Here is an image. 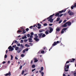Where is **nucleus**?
<instances>
[{
	"label": "nucleus",
	"instance_id": "nucleus-11",
	"mask_svg": "<svg viewBox=\"0 0 76 76\" xmlns=\"http://www.w3.org/2000/svg\"><path fill=\"white\" fill-rule=\"evenodd\" d=\"M48 21H50L51 23H52V22H53V19L52 18H49Z\"/></svg>",
	"mask_w": 76,
	"mask_h": 76
},
{
	"label": "nucleus",
	"instance_id": "nucleus-7",
	"mask_svg": "<svg viewBox=\"0 0 76 76\" xmlns=\"http://www.w3.org/2000/svg\"><path fill=\"white\" fill-rule=\"evenodd\" d=\"M11 73L10 71H9L8 73H7L5 74H4V76H11Z\"/></svg>",
	"mask_w": 76,
	"mask_h": 76
},
{
	"label": "nucleus",
	"instance_id": "nucleus-61",
	"mask_svg": "<svg viewBox=\"0 0 76 76\" xmlns=\"http://www.w3.org/2000/svg\"><path fill=\"white\" fill-rule=\"evenodd\" d=\"M38 29H40L41 28V26H39L37 27Z\"/></svg>",
	"mask_w": 76,
	"mask_h": 76
},
{
	"label": "nucleus",
	"instance_id": "nucleus-41",
	"mask_svg": "<svg viewBox=\"0 0 76 76\" xmlns=\"http://www.w3.org/2000/svg\"><path fill=\"white\" fill-rule=\"evenodd\" d=\"M30 34L31 35H34V33L33 32H31V33H30Z\"/></svg>",
	"mask_w": 76,
	"mask_h": 76
},
{
	"label": "nucleus",
	"instance_id": "nucleus-6",
	"mask_svg": "<svg viewBox=\"0 0 76 76\" xmlns=\"http://www.w3.org/2000/svg\"><path fill=\"white\" fill-rule=\"evenodd\" d=\"M66 9H65L64 10H62L61 11H59L58 12V13H63V12H66Z\"/></svg>",
	"mask_w": 76,
	"mask_h": 76
},
{
	"label": "nucleus",
	"instance_id": "nucleus-25",
	"mask_svg": "<svg viewBox=\"0 0 76 76\" xmlns=\"http://www.w3.org/2000/svg\"><path fill=\"white\" fill-rule=\"evenodd\" d=\"M45 37V34H43V35H42V38H44V37Z\"/></svg>",
	"mask_w": 76,
	"mask_h": 76
},
{
	"label": "nucleus",
	"instance_id": "nucleus-10",
	"mask_svg": "<svg viewBox=\"0 0 76 76\" xmlns=\"http://www.w3.org/2000/svg\"><path fill=\"white\" fill-rule=\"evenodd\" d=\"M43 34V33H41L38 34V36L39 37V38H42V36Z\"/></svg>",
	"mask_w": 76,
	"mask_h": 76
},
{
	"label": "nucleus",
	"instance_id": "nucleus-22",
	"mask_svg": "<svg viewBox=\"0 0 76 76\" xmlns=\"http://www.w3.org/2000/svg\"><path fill=\"white\" fill-rule=\"evenodd\" d=\"M56 31L57 32H58V31H60V28H57L56 29Z\"/></svg>",
	"mask_w": 76,
	"mask_h": 76
},
{
	"label": "nucleus",
	"instance_id": "nucleus-38",
	"mask_svg": "<svg viewBox=\"0 0 76 76\" xmlns=\"http://www.w3.org/2000/svg\"><path fill=\"white\" fill-rule=\"evenodd\" d=\"M45 51L44 50H42L41 51V53L42 54H44V53H45Z\"/></svg>",
	"mask_w": 76,
	"mask_h": 76
},
{
	"label": "nucleus",
	"instance_id": "nucleus-5",
	"mask_svg": "<svg viewBox=\"0 0 76 76\" xmlns=\"http://www.w3.org/2000/svg\"><path fill=\"white\" fill-rule=\"evenodd\" d=\"M49 33H51L53 31V28H51V27H49Z\"/></svg>",
	"mask_w": 76,
	"mask_h": 76
},
{
	"label": "nucleus",
	"instance_id": "nucleus-19",
	"mask_svg": "<svg viewBox=\"0 0 76 76\" xmlns=\"http://www.w3.org/2000/svg\"><path fill=\"white\" fill-rule=\"evenodd\" d=\"M22 32V31L18 30L17 31V34H18V33H20Z\"/></svg>",
	"mask_w": 76,
	"mask_h": 76
},
{
	"label": "nucleus",
	"instance_id": "nucleus-47",
	"mask_svg": "<svg viewBox=\"0 0 76 76\" xmlns=\"http://www.w3.org/2000/svg\"><path fill=\"white\" fill-rule=\"evenodd\" d=\"M38 26H41V25L40 24H39V23H38Z\"/></svg>",
	"mask_w": 76,
	"mask_h": 76
},
{
	"label": "nucleus",
	"instance_id": "nucleus-49",
	"mask_svg": "<svg viewBox=\"0 0 76 76\" xmlns=\"http://www.w3.org/2000/svg\"><path fill=\"white\" fill-rule=\"evenodd\" d=\"M27 39H25L24 40V41L25 42H27Z\"/></svg>",
	"mask_w": 76,
	"mask_h": 76
},
{
	"label": "nucleus",
	"instance_id": "nucleus-45",
	"mask_svg": "<svg viewBox=\"0 0 76 76\" xmlns=\"http://www.w3.org/2000/svg\"><path fill=\"white\" fill-rule=\"evenodd\" d=\"M17 46H18V47H20V43H18L17 44Z\"/></svg>",
	"mask_w": 76,
	"mask_h": 76
},
{
	"label": "nucleus",
	"instance_id": "nucleus-46",
	"mask_svg": "<svg viewBox=\"0 0 76 76\" xmlns=\"http://www.w3.org/2000/svg\"><path fill=\"white\" fill-rule=\"evenodd\" d=\"M21 57H24V54H22L21 55Z\"/></svg>",
	"mask_w": 76,
	"mask_h": 76
},
{
	"label": "nucleus",
	"instance_id": "nucleus-14",
	"mask_svg": "<svg viewBox=\"0 0 76 76\" xmlns=\"http://www.w3.org/2000/svg\"><path fill=\"white\" fill-rule=\"evenodd\" d=\"M66 23H67L68 26H70V25H71V24H72V23L70 21L67 22Z\"/></svg>",
	"mask_w": 76,
	"mask_h": 76
},
{
	"label": "nucleus",
	"instance_id": "nucleus-17",
	"mask_svg": "<svg viewBox=\"0 0 76 76\" xmlns=\"http://www.w3.org/2000/svg\"><path fill=\"white\" fill-rule=\"evenodd\" d=\"M45 34H46V35H48V34H49V30H48L45 32Z\"/></svg>",
	"mask_w": 76,
	"mask_h": 76
},
{
	"label": "nucleus",
	"instance_id": "nucleus-9",
	"mask_svg": "<svg viewBox=\"0 0 76 76\" xmlns=\"http://www.w3.org/2000/svg\"><path fill=\"white\" fill-rule=\"evenodd\" d=\"M70 64H69V65H67V66L66 65V64H65V67H66V69H68L69 68V66H70Z\"/></svg>",
	"mask_w": 76,
	"mask_h": 76
},
{
	"label": "nucleus",
	"instance_id": "nucleus-27",
	"mask_svg": "<svg viewBox=\"0 0 76 76\" xmlns=\"http://www.w3.org/2000/svg\"><path fill=\"white\" fill-rule=\"evenodd\" d=\"M23 31L22 33L23 34H25V33H26V31H25V29H23Z\"/></svg>",
	"mask_w": 76,
	"mask_h": 76
},
{
	"label": "nucleus",
	"instance_id": "nucleus-30",
	"mask_svg": "<svg viewBox=\"0 0 76 76\" xmlns=\"http://www.w3.org/2000/svg\"><path fill=\"white\" fill-rule=\"evenodd\" d=\"M26 51H28L29 50V49L28 48H26L24 49Z\"/></svg>",
	"mask_w": 76,
	"mask_h": 76
},
{
	"label": "nucleus",
	"instance_id": "nucleus-56",
	"mask_svg": "<svg viewBox=\"0 0 76 76\" xmlns=\"http://www.w3.org/2000/svg\"><path fill=\"white\" fill-rule=\"evenodd\" d=\"M24 37V39H26V38H27V37H26V36H25Z\"/></svg>",
	"mask_w": 76,
	"mask_h": 76
},
{
	"label": "nucleus",
	"instance_id": "nucleus-28",
	"mask_svg": "<svg viewBox=\"0 0 76 76\" xmlns=\"http://www.w3.org/2000/svg\"><path fill=\"white\" fill-rule=\"evenodd\" d=\"M20 46L21 47H22V48H23L24 47V46H23V44H21V45H20Z\"/></svg>",
	"mask_w": 76,
	"mask_h": 76
},
{
	"label": "nucleus",
	"instance_id": "nucleus-52",
	"mask_svg": "<svg viewBox=\"0 0 76 76\" xmlns=\"http://www.w3.org/2000/svg\"><path fill=\"white\" fill-rule=\"evenodd\" d=\"M44 72H42L41 73V75H44Z\"/></svg>",
	"mask_w": 76,
	"mask_h": 76
},
{
	"label": "nucleus",
	"instance_id": "nucleus-23",
	"mask_svg": "<svg viewBox=\"0 0 76 76\" xmlns=\"http://www.w3.org/2000/svg\"><path fill=\"white\" fill-rule=\"evenodd\" d=\"M60 18H58L57 19V20H56L57 22H58V21H59V20H60Z\"/></svg>",
	"mask_w": 76,
	"mask_h": 76
},
{
	"label": "nucleus",
	"instance_id": "nucleus-13",
	"mask_svg": "<svg viewBox=\"0 0 76 76\" xmlns=\"http://www.w3.org/2000/svg\"><path fill=\"white\" fill-rule=\"evenodd\" d=\"M67 23H65L64 25L62 26V27H66L67 26Z\"/></svg>",
	"mask_w": 76,
	"mask_h": 76
},
{
	"label": "nucleus",
	"instance_id": "nucleus-48",
	"mask_svg": "<svg viewBox=\"0 0 76 76\" xmlns=\"http://www.w3.org/2000/svg\"><path fill=\"white\" fill-rule=\"evenodd\" d=\"M7 55H5L4 56V58H6L7 57Z\"/></svg>",
	"mask_w": 76,
	"mask_h": 76
},
{
	"label": "nucleus",
	"instance_id": "nucleus-15",
	"mask_svg": "<svg viewBox=\"0 0 76 76\" xmlns=\"http://www.w3.org/2000/svg\"><path fill=\"white\" fill-rule=\"evenodd\" d=\"M34 63H37V62H38V60L37 59V58H34Z\"/></svg>",
	"mask_w": 76,
	"mask_h": 76
},
{
	"label": "nucleus",
	"instance_id": "nucleus-26",
	"mask_svg": "<svg viewBox=\"0 0 76 76\" xmlns=\"http://www.w3.org/2000/svg\"><path fill=\"white\" fill-rule=\"evenodd\" d=\"M10 56L11 57V60H13V57L12 55H11Z\"/></svg>",
	"mask_w": 76,
	"mask_h": 76
},
{
	"label": "nucleus",
	"instance_id": "nucleus-42",
	"mask_svg": "<svg viewBox=\"0 0 76 76\" xmlns=\"http://www.w3.org/2000/svg\"><path fill=\"white\" fill-rule=\"evenodd\" d=\"M39 32L41 33V32H42L43 31H44L42 30H39Z\"/></svg>",
	"mask_w": 76,
	"mask_h": 76
},
{
	"label": "nucleus",
	"instance_id": "nucleus-1",
	"mask_svg": "<svg viewBox=\"0 0 76 76\" xmlns=\"http://www.w3.org/2000/svg\"><path fill=\"white\" fill-rule=\"evenodd\" d=\"M15 50L16 51H17V52L18 53H20L21 52L22 50V49L21 48H19V47L17 46L15 48Z\"/></svg>",
	"mask_w": 76,
	"mask_h": 76
},
{
	"label": "nucleus",
	"instance_id": "nucleus-16",
	"mask_svg": "<svg viewBox=\"0 0 76 76\" xmlns=\"http://www.w3.org/2000/svg\"><path fill=\"white\" fill-rule=\"evenodd\" d=\"M34 40H35L36 41H39V39L37 38H34Z\"/></svg>",
	"mask_w": 76,
	"mask_h": 76
},
{
	"label": "nucleus",
	"instance_id": "nucleus-43",
	"mask_svg": "<svg viewBox=\"0 0 76 76\" xmlns=\"http://www.w3.org/2000/svg\"><path fill=\"white\" fill-rule=\"evenodd\" d=\"M26 31H27V32H28V31H29V29L28 28H26Z\"/></svg>",
	"mask_w": 76,
	"mask_h": 76
},
{
	"label": "nucleus",
	"instance_id": "nucleus-40",
	"mask_svg": "<svg viewBox=\"0 0 76 76\" xmlns=\"http://www.w3.org/2000/svg\"><path fill=\"white\" fill-rule=\"evenodd\" d=\"M74 7H75V6H73L72 7H71V9H74Z\"/></svg>",
	"mask_w": 76,
	"mask_h": 76
},
{
	"label": "nucleus",
	"instance_id": "nucleus-63",
	"mask_svg": "<svg viewBox=\"0 0 76 76\" xmlns=\"http://www.w3.org/2000/svg\"><path fill=\"white\" fill-rule=\"evenodd\" d=\"M23 42V40H21V43H22V42Z\"/></svg>",
	"mask_w": 76,
	"mask_h": 76
},
{
	"label": "nucleus",
	"instance_id": "nucleus-12",
	"mask_svg": "<svg viewBox=\"0 0 76 76\" xmlns=\"http://www.w3.org/2000/svg\"><path fill=\"white\" fill-rule=\"evenodd\" d=\"M54 15H55V14H53V15H51L49 17L47 18V19H49L50 18H52L53 16H54Z\"/></svg>",
	"mask_w": 76,
	"mask_h": 76
},
{
	"label": "nucleus",
	"instance_id": "nucleus-57",
	"mask_svg": "<svg viewBox=\"0 0 76 76\" xmlns=\"http://www.w3.org/2000/svg\"><path fill=\"white\" fill-rule=\"evenodd\" d=\"M32 27H33V26H30L29 27V28H30V29H32Z\"/></svg>",
	"mask_w": 76,
	"mask_h": 76
},
{
	"label": "nucleus",
	"instance_id": "nucleus-51",
	"mask_svg": "<svg viewBox=\"0 0 76 76\" xmlns=\"http://www.w3.org/2000/svg\"><path fill=\"white\" fill-rule=\"evenodd\" d=\"M70 63V61H67L66 62V64H67V63Z\"/></svg>",
	"mask_w": 76,
	"mask_h": 76
},
{
	"label": "nucleus",
	"instance_id": "nucleus-4",
	"mask_svg": "<svg viewBox=\"0 0 76 76\" xmlns=\"http://www.w3.org/2000/svg\"><path fill=\"white\" fill-rule=\"evenodd\" d=\"M8 49H9V51H12V50H14V48H13L11 46H10L8 48Z\"/></svg>",
	"mask_w": 76,
	"mask_h": 76
},
{
	"label": "nucleus",
	"instance_id": "nucleus-54",
	"mask_svg": "<svg viewBox=\"0 0 76 76\" xmlns=\"http://www.w3.org/2000/svg\"><path fill=\"white\" fill-rule=\"evenodd\" d=\"M63 31L64 30H62V31H61V34H63V33H64V31Z\"/></svg>",
	"mask_w": 76,
	"mask_h": 76
},
{
	"label": "nucleus",
	"instance_id": "nucleus-55",
	"mask_svg": "<svg viewBox=\"0 0 76 76\" xmlns=\"http://www.w3.org/2000/svg\"><path fill=\"white\" fill-rule=\"evenodd\" d=\"M35 70H36V69H34L32 70V72H34V71H35Z\"/></svg>",
	"mask_w": 76,
	"mask_h": 76
},
{
	"label": "nucleus",
	"instance_id": "nucleus-50",
	"mask_svg": "<svg viewBox=\"0 0 76 76\" xmlns=\"http://www.w3.org/2000/svg\"><path fill=\"white\" fill-rule=\"evenodd\" d=\"M22 68V65H21L19 69H21Z\"/></svg>",
	"mask_w": 76,
	"mask_h": 76
},
{
	"label": "nucleus",
	"instance_id": "nucleus-53",
	"mask_svg": "<svg viewBox=\"0 0 76 76\" xmlns=\"http://www.w3.org/2000/svg\"><path fill=\"white\" fill-rule=\"evenodd\" d=\"M25 50L24 49V50H23V53H25Z\"/></svg>",
	"mask_w": 76,
	"mask_h": 76
},
{
	"label": "nucleus",
	"instance_id": "nucleus-39",
	"mask_svg": "<svg viewBox=\"0 0 76 76\" xmlns=\"http://www.w3.org/2000/svg\"><path fill=\"white\" fill-rule=\"evenodd\" d=\"M24 72H25V71H24V70H23L22 71V75H23V74H24Z\"/></svg>",
	"mask_w": 76,
	"mask_h": 76
},
{
	"label": "nucleus",
	"instance_id": "nucleus-29",
	"mask_svg": "<svg viewBox=\"0 0 76 76\" xmlns=\"http://www.w3.org/2000/svg\"><path fill=\"white\" fill-rule=\"evenodd\" d=\"M32 68H35V65H33L32 66Z\"/></svg>",
	"mask_w": 76,
	"mask_h": 76
},
{
	"label": "nucleus",
	"instance_id": "nucleus-3",
	"mask_svg": "<svg viewBox=\"0 0 76 76\" xmlns=\"http://www.w3.org/2000/svg\"><path fill=\"white\" fill-rule=\"evenodd\" d=\"M30 38L28 39L29 40L28 41L29 42H32L33 41L32 40V38H33V36L31 35L30 36Z\"/></svg>",
	"mask_w": 76,
	"mask_h": 76
},
{
	"label": "nucleus",
	"instance_id": "nucleus-20",
	"mask_svg": "<svg viewBox=\"0 0 76 76\" xmlns=\"http://www.w3.org/2000/svg\"><path fill=\"white\" fill-rule=\"evenodd\" d=\"M59 15H60V13H57L55 15V16H59Z\"/></svg>",
	"mask_w": 76,
	"mask_h": 76
},
{
	"label": "nucleus",
	"instance_id": "nucleus-32",
	"mask_svg": "<svg viewBox=\"0 0 76 76\" xmlns=\"http://www.w3.org/2000/svg\"><path fill=\"white\" fill-rule=\"evenodd\" d=\"M63 14H61V15H59L58 16V17H61V16H63Z\"/></svg>",
	"mask_w": 76,
	"mask_h": 76
},
{
	"label": "nucleus",
	"instance_id": "nucleus-2",
	"mask_svg": "<svg viewBox=\"0 0 76 76\" xmlns=\"http://www.w3.org/2000/svg\"><path fill=\"white\" fill-rule=\"evenodd\" d=\"M68 13L70 16L74 15V13H73V12H72V11H71L70 10L68 11Z\"/></svg>",
	"mask_w": 76,
	"mask_h": 76
},
{
	"label": "nucleus",
	"instance_id": "nucleus-58",
	"mask_svg": "<svg viewBox=\"0 0 76 76\" xmlns=\"http://www.w3.org/2000/svg\"><path fill=\"white\" fill-rule=\"evenodd\" d=\"M66 21H67V20H64V21H63V23H65L66 22Z\"/></svg>",
	"mask_w": 76,
	"mask_h": 76
},
{
	"label": "nucleus",
	"instance_id": "nucleus-24",
	"mask_svg": "<svg viewBox=\"0 0 76 76\" xmlns=\"http://www.w3.org/2000/svg\"><path fill=\"white\" fill-rule=\"evenodd\" d=\"M25 46H26V47H30V46L27 44H26L25 45Z\"/></svg>",
	"mask_w": 76,
	"mask_h": 76
},
{
	"label": "nucleus",
	"instance_id": "nucleus-60",
	"mask_svg": "<svg viewBox=\"0 0 76 76\" xmlns=\"http://www.w3.org/2000/svg\"><path fill=\"white\" fill-rule=\"evenodd\" d=\"M74 6L75 7H76V3L74 4Z\"/></svg>",
	"mask_w": 76,
	"mask_h": 76
},
{
	"label": "nucleus",
	"instance_id": "nucleus-59",
	"mask_svg": "<svg viewBox=\"0 0 76 76\" xmlns=\"http://www.w3.org/2000/svg\"><path fill=\"white\" fill-rule=\"evenodd\" d=\"M10 61H8V62H7L8 64H10Z\"/></svg>",
	"mask_w": 76,
	"mask_h": 76
},
{
	"label": "nucleus",
	"instance_id": "nucleus-21",
	"mask_svg": "<svg viewBox=\"0 0 76 76\" xmlns=\"http://www.w3.org/2000/svg\"><path fill=\"white\" fill-rule=\"evenodd\" d=\"M23 29H24V28L22 27H20V30L22 32V31H23Z\"/></svg>",
	"mask_w": 76,
	"mask_h": 76
},
{
	"label": "nucleus",
	"instance_id": "nucleus-36",
	"mask_svg": "<svg viewBox=\"0 0 76 76\" xmlns=\"http://www.w3.org/2000/svg\"><path fill=\"white\" fill-rule=\"evenodd\" d=\"M14 43H17V44H18V43H19V42H17V40H15L14 42Z\"/></svg>",
	"mask_w": 76,
	"mask_h": 76
},
{
	"label": "nucleus",
	"instance_id": "nucleus-62",
	"mask_svg": "<svg viewBox=\"0 0 76 76\" xmlns=\"http://www.w3.org/2000/svg\"><path fill=\"white\" fill-rule=\"evenodd\" d=\"M73 75H75V76H76V72L74 73H73Z\"/></svg>",
	"mask_w": 76,
	"mask_h": 76
},
{
	"label": "nucleus",
	"instance_id": "nucleus-34",
	"mask_svg": "<svg viewBox=\"0 0 76 76\" xmlns=\"http://www.w3.org/2000/svg\"><path fill=\"white\" fill-rule=\"evenodd\" d=\"M43 26H47V23H45L43 24Z\"/></svg>",
	"mask_w": 76,
	"mask_h": 76
},
{
	"label": "nucleus",
	"instance_id": "nucleus-35",
	"mask_svg": "<svg viewBox=\"0 0 76 76\" xmlns=\"http://www.w3.org/2000/svg\"><path fill=\"white\" fill-rule=\"evenodd\" d=\"M12 47H13V48H16V45H13L12 46Z\"/></svg>",
	"mask_w": 76,
	"mask_h": 76
},
{
	"label": "nucleus",
	"instance_id": "nucleus-37",
	"mask_svg": "<svg viewBox=\"0 0 76 76\" xmlns=\"http://www.w3.org/2000/svg\"><path fill=\"white\" fill-rule=\"evenodd\" d=\"M62 22V20H60L59 21V23H61V22Z\"/></svg>",
	"mask_w": 76,
	"mask_h": 76
},
{
	"label": "nucleus",
	"instance_id": "nucleus-31",
	"mask_svg": "<svg viewBox=\"0 0 76 76\" xmlns=\"http://www.w3.org/2000/svg\"><path fill=\"white\" fill-rule=\"evenodd\" d=\"M43 70H44V68L42 66L41 67V71H42Z\"/></svg>",
	"mask_w": 76,
	"mask_h": 76
},
{
	"label": "nucleus",
	"instance_id": "nucleus-18",
	"mask_svg": "<svg viewBox=\"0 0 76 76\" xmlns=\"http://www.w3.org/2000/svg\"><path fill=\"white\" fill-rule=\"evenodd\" d=\"M75 61V58H72V60L70 62V63H72L73 62H74Z\"/></svg>",
	"mask_w": 76,
	"mask_h": 76
},
{
	"label": "nucleus",
	"instance_id": "nucleus-33",
	"mask_svg": "<svg viewBox=\"0 0 76 76\" xmlns=\"http://www.w3.org/2000/svg\"><path fill=\"white\" fill-rule=\"evenodd\" d=\"M66 30H67V28H63L62 29V31H65Z\"/></svg>",
	"mask_w": 76,
	"mask_h": 76
},
{
	"label": "nucleus",
	"instance_id": "nucleus-64",
	"mask_svg": "<svg viewBox=\"0 0 76 76\" xmlns=\"http://www.w3.org/2000/svg\"><path fill=\"white\" fill-rule=\"evenodd\" d=\"M56 44H58L59 43V41H57L56 42Z\"/></svg>",
	"mask_w": 76,
	"mask_h": 76
},
{
	"label": "nucleus",
	"instance_id": "nucleus-8",
	"mask_svg": "<svg viewBox=\"0 0 76 76\" xmlns=\"http://www.w3.org/2000/svg\"><path fill=\"white\" fill-rule=\"evenodd\" d=\"M57 44L56 43V42H54V43L52 44V47H53L54 46H55V45H56Z\"/></svg>",
	"mask_w": 76,
	"mask_h": 76
},
{
	"label": "nucleus",
	"instance_id": "nucleus-44",
	"mask_svg": "<svg viewBox=\"0 0 76 76\" xmlns=\"http://www.w3.org/2000/svg\"><path fill=\"white\" fill-rule=\"evenodd\" d=\"M27 37H28H28H29V36H30V34H27Z\"/></svg>",
	"mask_w": 76,
	"mask_h": 76
}]
</instances>
